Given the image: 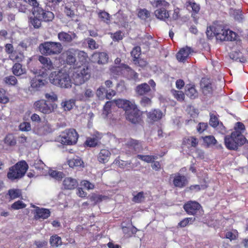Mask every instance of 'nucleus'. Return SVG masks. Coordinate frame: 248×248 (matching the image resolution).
<instances>
[{"mask_svg":"<svg viewBox=\"0 0 248 248\" xmlns=\"http://www.w3.org/2000/svg\"><path fill=\"white\" fill-rule=\"evenodd\" d=\"M39 61L43 65V67L46 70H50L53 68V65L50 59L44 55H41L38 58Z\"/></svg>","mask_w":248,"mask_h":248,"instance_id":"nucleus-28","label":"nucleus"},{"mask_svg":"<svg viewBox=\"0 0 248 248\" xmlns=\"http://www.w3.org/2000/svg\"><path fill=\"white\" fill-rule=\"evenodd\" d=\"M169 7H161L155 11L156 17L160 20L166 21L170 17V11L167 10Z\"/></svg>","mask_w":248,"mask_h":248,"instance_id":"nucleus-21","label":"nucleus"},{"mask_svg":"<svg viewBox=\"0 0 248 248\" xmlns=\"http://www.w3.org/2000/svg\"><path fill=\"white\" fill-rule=\"evenodd\" d=\"M75 105V100L71 99L65 100L61 103V106L65 111H70Z\"/></svg>","mask_w":248,"mask_h":248,"instance_id":"nucleus-37","label":"nucleus"},{"mask_svg":"<svg viewBox=\"0 0 248 248\" xmlns=\"http://www.w3.org/2000/svg\"><path fill=\"white\" fill-rule=\"evenodd\" d=\"M193 51V49L187 46L183 47L176 54V58L179 62H185Z\"/></svg>","mask_w":248,"mask_h":248,"instance_id":"nucleus-18","label":"nucleus"},{"mask_svg":"<svg viewBox=\"0 0 248 248\" xmlns=\"http://www.w3.org/2000/svg\"><path fill=\"white\" fill-rule=\"evenodd\" d=\"M49 243L52 247L57 248L62 244L61 237L57 234L53 235L50 237Z\"/></svg>","mask_w":248,"mask_h":248,"instance_id":"nucleus-39","label":"nucleus"},{"mask_svg":"<svg viewBox=\"0 0 248 248\" xmlns=\"http://www.w3.org/2000/svg\"><path fill=\"white\" fill-rule=\"evenodd\" d=\"M137 157L141 160L144 161L147 163H150L154 162V160L157 158L156 155H138Z\"/></svg>","mask_w":248,"mask_h":248,"instance_id":"nucleus-44","label":"nucleus"},{"mask_svg":"<svg viewBox=\"0 0 248 248\" xmlns=\"http://www.w3.org/2000/svg\"><path fill=\"white\" fill-rule=\"evenodd\" d=\"M91 74V69L88 65L79 67L73 74L75 84L79 85L83 84L90 79Z\"/></svg>","mask_w":248,"mask_h":248,"instance_id":"nucleus-6","label":"nucleus"},{"mask_svg":"<svg viewBox=\"0 0 248 248\" xmlns=\"http://www.w3.org/2000/svg\"><path fill=\"white\" fill-rule=\"evenodd\" d=\"M4 80L6 84L11 86H15L17 83V80L14 76H7L4 78Z\"/></svg>","mask_w":248,"mask_h":248,"instance_id":"nucleus-54","label":"nucleus"},{"mask_svg":"<svg viewBox=\"0 0 248 248\" xmlns=\"http://www.w3.org/2000/svg\"><path fill=\"white\" fill-rule=\"evenodd\" d=\"M144 192L141 191L134 196L132 201L135 203H141L144 201Z\"/></svg>","mask_w":248,"mask_h":248,"instance_id":"nucleus-57","label":"nucleus"},{"mask_svg":"<svg viewBox=\"0 0 248 248\" xmlns=\"http://www.w3.org/2000/svg\"><path fill=\"white\" fill-rule=\"evenodd\" d=\"M172 183L175 187L183 188L187 185L188 180L186 176L180 173H176L174 174Z\"/></svg>","mask_w":248,"mask_h":248,"instance_id":"nucleus-14","label":"nucleus"},{"mask_svg":"<svg viewBox=\"0 0 248 248\" xmlns=\"http://www.w3.org/2000/svg\"><path fill=\"white\" fill-rule=\"evenodd\" d=\"M68 165L70 167L74 168L77 167L84 168V163L82 160L79 157H77L76 158H72L68 161Z\"/></svg>","mask_w":248,"mask_h":248,"instance_id":"nucleus-33","label":"nucleus"},{"mask_svg":"<svg viewBox=\"0 0 248 248\" xmlns=\"http://www.w3.org/2000/svg\"><path fill=\"white\" fill-rule=\"evenodd\" d=\"M185 93L186 94L192 99H194L198 97L199 93L194 84H187L186 86Z\"/></svg>","mask_w":248,"mask_h":248,"instance_id":"nucleus-26","label":"nucleus"},{"mask_svg":"<svg viewBox=\"0 0 248 248\" xmlns=\"http://www.w3.org/2000/svg\"><path fill=\"white\" fill-rule=\"evenodd\" d=\"M31 88L35 90H39L44 85V82L43 79L35 78L31 80Z\"/></svg>","mask_w":248,"mask_h":248,"instance_id":"nucleus-41","label":"nucleus"},{"mask_svg":"<svg viewBox=\"0 0 248 248\" xmlns=\"http://www.w3.org/2000/svg\"><path fill=\"white\" fill-rule=\"evenodd\" d=\"M238 234L236 230H234L233 232H228L225 234V238L229 239L231 241L235 240L238 238Z\"/></svg>","mask_w":248,"mask_h":248,"instance_id":"nucleus-56","label":"nucleus"},{"mask_svg":"<svg viewBox=\"0 0 248 248\" xmlns=\"http://www.w3.org/2000/svg\"><path fill=\"white\" fill-rule=\"evenodd\" d=\"M8 195L11 199H15L21 196L20 190L18 189H10L8 190Z\"/></svg>","mask_w":248,"mask_h":248,"instance_id":"nucleus-52","label":"nucleus"},{"mask_svg":"<svg viewBox=\"0 0 248 248\" xmlns=\"http://www.w3.org/2000/svg\"><path fill=\"white\" fill-rule=\"evenodd\" d=\"M108 198V197L107 196L98 195L95 193H93L89 197L90 200L91 202H93L94 205L100 203L103 200H107Z\"/></svg>","mask_w":248,"mask_h":248,"instance_id":"nucleus-35","label":"nucleus"},{"mask_svg":"<svg viewBox=\"0 0 248 248\" xmlns=\"http://www.w3.org/2000/svg\"><path fill=\"white\" fill-rule=\"evenodd\" d=\"M4 142L9 146H14L16 144V141L12 134H9L4 138Z\"/></svg>","mask_w":248,"mask_h":248,"instance_id":"nucleus-50","label":"nucleus"},{"mask_svg":"<svg viewBox=\"0 0 248 248\" xmlns=\"http://www.w3.org/2000/svg\"><path fill=\"white\" fill-rule=\"evenodd\" d=\"M141 54V48L139 46L134 47L131 52V55L133 61H137L140 57Z\"/></svg>","mask_w":248,"mask_h":248,"instance_id":"nucleus-47","label":"nucleus"},{"mask_svg":"<svg viewBox=\"0 0 248 248\" xmlns=\"http://www.w3.org/2000/svg\"><path fill=\"white\" fill-rule=\"evenodd\" d=\"M173 95L179 101H182L185 99L184 93L180 91H174L173 92Z\"/></svg>","mask_w":248,"mask_h":248,"instance_id":"nucleus-64","label":"nucleus"},{"mask_svg":"<svg viewBox=\"0 0 248 248\" xmlns=\"http://www.w3.org/2000/svg\"><path fill=\"white\" fill-rule=\"evenodd\" d=\"M17 9H18L19 12L24 13H26L28 11H30L29 5L25 4H22L20 2H18V3L17 4Z\"/></svg>","mask_w":248,"mask_h":248,"instance_id":"nucleus-63","label":"nucleus"},{"mask_svg":"<svg viewBox=\"0 0 248 248\" xmlns=\"http://www.w3.org/2000/svg\"><path fill=\"white\" fill-rule=\"evenodd\" d=\"M147 117L151 121L154 122L160 120L163 116L162 111L158 109H154L147 114Z\"/></svg>","mask_w":248,"mask_h":248,"instance_id":"nucleus-27","label":"nucleus"},{"mask_svg":"<svg viewBox=\"0 0 248 248\" xmlns=\"http://www.w3.org/2000/svg\"><path fill=\"white\" fill-rule=\"evenodd\" d=\"M202 138L204 143H205L207 146L215 145L217 142L215 138L212 135L206 136Z\"/></svg>","mask_w":248,"mask_h":248,"instance_id":"nucleus-46","label":"nucleus"},{"mask_svg":"<svg viewBox=\"0 0 248 248\" xmlns=\"http://www.w3.org/2000/svg\"><path fill=\"white\" fill-rule=\"evenodd\" d=\"M78 185V182L77 180L71 177H66L64 178L62 182V186L64 189H74Z\"/></svg>","mask_w":248,"mask_h":248,"instance_id":"nucleus-23","label":"nucleus"},{"mask_svg":"<svg viewBox=\"0 0 248 248\" xmlns=\"http://www.w3.org/2000/svg\"><path fill=\"white\" fill-rule=\"evenodd\" d=\"M237 34L234 31L226 29L221 33H217V39L221 41H234L236 39Z\"/></svg>","mask_w":248,"mask_h":248,"instance_id":"nucleus-15","label":"nucleus"},{"mask_svg":"<svg viewBox=\"0 0 248 248\" xmlns=\"http://www.w3.org/2000/svg\"><path fill=\"white\" fill-rule=\"evenodd\" d=\"M28 168V165L25 161H19L9 169L7 177L12 181L20 179L24 176Z\"/></svg>","mask_w":248,"mask_h":248,"instance_id":"nucleus-5","label":"nucleus"},{"mask_svg":"<svg viewBox=\"0 0 248 248\" xmlns=\"http://www.w3.org/2000/svg\"><path fill=\"white\" fill-rule=\"evenodd\" d=\"M5 51L8 55V58L14 62H21L25 59L23 52L14 50V46L11 44H6L5 45Z\"/></svg>","mask_w":248,"mask_h":248,"instance_id":"nucleus-8","label":"nucleus"},{"mask_svg":"<svg viewBox=\"0 0 248 248\" xmlns=\"http://www.w3.org/2000/svg\"><path fill=\"white\" fill-rule=\"evenodd\" d=\"M209 124L213 127H216L219 125V120L217 116L214 114L210 115Z\"/></svg>","mask_w":248,"mask_h":248,"instance_id":"nucleus-62","label":"nucleus"},{"mask_svg":"<svg viewBox=\"0 0 248 248\" xmlns=\"http://www.w3.org/2000/svg\"><path fill=\"white\" fill-rule=\"evenodd\" d=\"M77 55L79 61L82 63H85L88 61V54L84 51L78 50V49Z\"/></svg>","mask_w":248,"mask_h":248,"instance_id":"nucleus-49","label":"nucleus"},{"mask_svg":"<svg viewBox=\"0 0 248 248\" xmlns=\"http://www.w3.org/2000/svg\"><path fill=\"white\" fill-rule=\"evenodd\" d=\"M152 6L154 8L169 7L170 4L165 0H153L150 1Z\"/></svg>","mask_w":248,"mask_h":248,"instance_id":"nucleus-38","label":"nucleus"},{"mask_svg":"<svg viewBox=\"0 0 248 248\" xmlns=\"http://www.w3.org/2000/svg\"><path fill=\"white\" fill-rule=\"evenodd\" d=\"M34 106L36 109L44 114H50L57 108V105L46 100L41 99L36 101Z\"/></svg>","mask_w":248,"mask_h":248,"instance_id":"nucleus-9","label":"nucleus"},{"mask_svg":"<svg viewBox=\"0 0 248 248\" xmlns=\"http://www.w3.org/2000/svg\"><path fill=\"white\" fill-rule=\"evenodd\" d=\"M78 135L74 129H66L61 133L58 138V141L63 145L75 144L78 141Z\"/></svg>","mask_w":248,"mask_h":248,"instance_id":"nucleus-7","label":"nucleus"},{"mask_svg":"<svg viewBox=\"0 0 248 248\" xmlns=\"http://www.w3.org/2000/svg\"><path fill=\"white\" fill-rule=\"evenodd\" d=\"M112 102L107 101L103 107V114L107 117L109 114L111 112V107H112Z\"/></svg>","mask_w":248,"mask_h":248,"instance_id":"nucleus-55","label":"nucleus"},{"mask_svg":"<svg viewBox=\"0 0 248 248\" xmlns=\"http://www.w3.org/2000/svg\"><path fill=\"white\" fill-rule=\"evenodd\" d=\"M100 139L95 135H93L91 137L87 138L85 144L86 146L90 147H94L96 146L99 142Z\"/></svg>","mask_w":248,"mask_h":248,"instance_id":"nucleus-34","label":"nucleus"},{"mask_svg":"<svg viewBox=\"0 0 248 248\" xmlns=\"http://www.w3.org/2000/svg\"><path fill=\"white\" fill-rule=\"evenodd\" d=\"M26 204L22 201L18 200L11 205V208L14 210H19L25 208Z\"/></svg>","mask_w":248,"mask_h":248,"instance_id":"nucleus-58","label":"nucleus"},{"mask_svg":"<svg viewBox=\"0 0 248 248\" xmlns=\"http://www.w3.org/2000/svg\"><path fill=\"white\" fill-rule=\"evenodd\" d=\"M41 20L40 18L34 16V17H31L30 18V24L35 29H39L41 26Z\"/></svg>","mask_w":248,"mask_h":248,"instance_id":"nucleus-48","label":"nucleus"},{"mask_svg":"<svg viewBox=\"0 0 248 248\" xmlns=\"http://www.w3.org/2000/svg\"><path fill=\"white\" fill-rule=\"evenodd\" d=\"M49 173L50 176L55 178L59 181L61 180L63 177V173L62 172L57 171L54 170H50Z\"/></svg>","mask_w":248,"mask_h":248,"instance_id":"nucleus-61","label":"nucleus"},{"mask_svg":"<svg viewBox=\"0 0 248 248\" xmlns=\"http://www.w3.org/2000/svg\"><path fill=\"white\" fill-rule=\"evenodd\" d=\"M195 220V217H185L178 223L177 228H184L189 224H192Z\"/></svg>","mask_w":248,"mask_h":248,"instance_id":"nucleus-40","label":"nucleus"},{"mask_svg":"<svg viewBox=\"0 0 248 248\" xmlns=\"http://www.w3.org/2000/svg\"><path fill=\"white\" fill-rule=\"evenodd\" d=\"M38 48L41 54L44 56H54L60 54L62 51V44L58 42L45 41L41 43Z\"/></svg>","mask_w":248,"mask_h":248,"instance_id":"nucleus-4","label":"nucleus"},{"mask_svg":"<svg viewBox=\"0 0 248 248\" xmlns=\"http://www.w3.org/2000/svg\"><path fill=\"white\" fill-rule=\"evenodd\" d=\"M246 141L242 132L236 129L231 135H226L224 137V144L229 150L237 151L239 147L244 145Z\"/></svg>","mask_w":248,"mask_h":248,"instance_id":"nucleus-2","label":"nucleus"},{"mask_svg":"<svg viewBox=\"0 0 248 248\" xmlns=\"http://www.w3.org/2000/svg\"><path fill=\"white\" fill-rule=\"evenodd\" d=\"M50 215V212L49 209L46 208H40L36 206L34 213V218L36 219L40 218L46 219Z\"/></svg>","mask_w":248,"mask_h":248,"instance_id":"nucleus-24","label":"nucleus"},{"mask_svg":"<svg viewBox=\"0 0 248 248\" xmlns=\"http://www.w3.org/2000/svg\"><path fill=\"white\" fill-rule=\"evenodd\" d=\"M151 91L149 85L146 83H143L137 85L135 88V92L138 96H144L147 95Z\"/></svg>","mask_w":248,"mask_h":248,"instance_id":"nucleus-22","label":"nucleus"},{"mask_svg":"<svg viewBox=\"0 0 248 248\" xmlns=\"http://www.w3.org/2000/svg\"><path fill=\"white\" fill-rule=\"evenodd\" d=\"M200 87L202 93L204 95L210 96L213 93V87L211 80L206 78H202Z\"/></svg>","mask_w":248,"mask_h":248,"instance_id":"nucleus-12","label":"nucleus"},{"mask_svg":"<svg viewBox=\"0 0 248 248\" xmlns=\"http://www.w3.org/2000/svg\"><path fill=\"white\" fill-rule=\"evenodd\" d=\"M225 29L224 26L214 23L207 27L206 33L209 38L211 39L215 36L217 38V33H221Z\"/></svg>","mask_w":248,"mask_h":248,"instance_id":"nucleus-13","label":"nucleus"},{"mask_svg":"<svg viewBox=\"0 0 248 248\" xmlns=\"http://www.w3.org/2000/svg\"><path fill=\"white\" fill-rule=\"evenodd\" d=\"M32 13L34 16L45 22L51 21L54 18V15L52 12L44 10L39 6L33 10Z\"/></svg>","mask_w":248,"mask_h":248,"instance_id":"nucleus-11","label":"nucleus"},{"mask_svg":"<svg viewBox=\"0 0 248 248\" xmlns=\"http://www.w3.org/2000/svg\"><path fill=\"white\" fill-rule=\"evenodd\" d=\"M13 74L17 77L26 73V70L20 62H16L12 67Z\"/></svg>","mask_w":248,"mask_h":248,"instance_id":"nucleus-31","label":"nucleus"},{"mask_svg":"<svg viewBox=\"0 0 248 248\" xmlns=\"http://www.w3.org/2000/svg\"><path fill=\"white\" fill-rule=\"evenodd\" d=\"M50 82L61 88H68L72 86V81L69 75L62 71L52 72L49 76Z\"/></svg>","mask_w":248,"mask_h":248,"instance_id":"nucleus-3","label":"nucleus"},{"mask_svg":"<svg viewBox=\"0 0 248 248\" xmlns=\"http://www.w3.org/2000/svg\"><path fill=\"white\" fill-rule=\"evenodd\" d=\"M229 56L231 59L236 61L244 62L245 61V58L243 56L242 53L239 50L232 51Z\"/></svg>","mask_w":248,"mask_h":248,"instance_id":"nucleus-36","label":"nucleus"},{"mask_svg":"<svg viewBox=\"0 0 248 248\" xmlns=\"http://www.w3.org/2000/svg\"><path fill=\"white\" fill-rule=\"evenodd\" d=\"M138 16L141 19L146 20L150 16V12L146 9H140L138 11Z\"/></svg>","mask_w":248,"mask_h":248,"instance_id":"nucleus-53","label":"nucleus"},{"mask_svg":"<svg viewBox=\"0 0 248 248\" xmlns=\"http://www.w3.org/2000/svg\"><path fill=\"white\" fill-rule=\"evenodd\" d=\"M86 40L88 45V47L90 49L94 50L98 48L99 45L96 43L94 39L91 38H88L86 39Z\"/></svg>","mask_w":248,"mask_h":248,"instance_id":"nucleus-59","label":"nucleus"},{"mask_svg":"<svg viewBox=\"0 0 248 248\" xmlns=\"http://www.w3.org/2000/svg\"><path fill=\"white\" fill-rule=\"evenodd\" d=\"M92 59L94 62L99 64H104L108 63V56L106 52L96 51L92 55Z\"/></svg>","mask_w":248,"mask_h":248,"instance_id":"nucleus-17","label":"nucleus"},{"mask_svg":"<svg viewBox=\"0 0 248 248\" xmlns=\"http://www.w3.org/2000/svg\"><path fill=\"white\" fill-rule=\"evenodd\" d=\"M199 143L198 140L194 136L186 137L183 139V144L190 145V147L196 148Z\"/></svg>","mask_w":248,"mask_h":248,"instance_id":"nucleus-32","label":"nucleus"},{"mask_svg":"<svg viewBox=\"0 0 248 248\" xmlns=\"http://www.w3.org/2000/svg\"><path fill=\"white\" fill-rule=\"evenodd\" d=\"M76 36L75 33L69 34L64 31H61L58 34V38L62 42L65 44L70 43Z\"/></svg>","mask_w":248,"mask_h":248,"instance_id":"nucleus-25","label":"nucleus"},{"mask_svg":"<svg viewBox=\"0 0 248 248\" xmlns=\"http://www.w3.org/2000/svg\"><path fill=\"white\" fill-rule=\"evenodd\" d=\"M183 208L187 215L197 216L202 206L198 202L190 200L184 203Z\"/></svg>","mask_w":248,"mask_h":248,"instance_id":"nucleus-10","label":"nucleus"},{"mask_svg":"<svg viewBox=\"0 0 248 248\" xmlns=\"http://www.w3.org/2000/svg\"><path fill=\"white\" fill-rule=\"evenodd\" d=\"M110 152L107 149H101L97 155V160L101 163H106L108 162Z\"/></svg>","mask_w":248,"mask_h":248,"instance_id":"nucleus-29","label":"nucleus"},{"mask_svg":"<svg viewBox=\"0 0 248 248\" xmlns=\"http://www.w3.org/2000/svg\"><path fill=\"white\" fill-rule=\"evenodd\" d=\"M122 230L124 233L127 237H131L133 234H136L138 231V229L133 226L130 228L126 226L123 227Z\"/></svg>","mask_w":248,"mask_h":248,"instance_id":"nucleus-42","label":"nucleus"},{"mask_svg":"<svg viewBox=\"0 0 248 248\" xmlns=\"http://www.w3.org/2000/svg\"><path fill=\"white\" fill-rule=\"evenodd\" d=\"M98 17L101 19V20L107 24L109 23L110 19V16L109 14L104 11H101L98 13Z\"/></svg>","mask_w":248,"mask_h":248,"instance_id":"nucleus-51","label":"nucleus"},{"mask_svg":"<svg viewBox=\"0 0 248 248\" xmlns=\"http://www.w3.org/2000/svg\"><path fill=\"white\" fill-rule=\"evenodd\" d=\"M116 106L125 111L126 120L133 124L140 123L141 121L140 110L138 109L135 101L125 99H117L113 100Z\"/></svg>","mask_w":248,"mask_h":248,"instance_id":"nucleus-1","label":"nucleus"},{"mask_svg":"<svg viewBox=\"0 0 248 248\" xmlns=\"http://www.w3.org/2000/svg\"><path fill=\"white\" fill-rule=\"evenodd\" d=\"M77 52L78 49L73 48H69L65 51V62L67 64L70 65L75 64Z\"/></svg>","mask_w":248,"mask_h":248,"instance_id":"nucleus-19","label":"nucleus"},{"mask_svg":"<svg viewBox=\"0 0 248 248\" xmlns=\"http://www.w3.org/2000/svg\"><path fill=\"white\" fill-rule=\"evenodd\" d=\"M9 102V98L6 91L0 88V103L5 104Z\"/></svg>","mask_w":248,"mask_h":248,"instance_id":"nucleus-45","label":"nucleus"},{"mask_svg":"<svg viewBox=\"0 0 248 248\" xmlns=\"http://www.w3.org/2000/svg\"><path fill=\"white\" fill-rule=\"evenodd\" d=\"M125 146L133 154H136L141 149L140 142L133 139H129L125 143Z\"/></svg>","mask_w":248,"mask_h":248,"instance_id":"nucleus-20","label":"nucleus"},{"mask_svg":"<svg viewBox=\"0 0 248 248\" xmlns=\"http://www.w3.org/2000/svg\"><path fill=\"white\" fill-rule=\"evenodd\" d=\"M75 9L74 4L68 3L65 5L63 12L68 17L73 18L76 16Z\"/></svg>","mask_w":248,"mask_h":248,"instance_id":"nucleus-30","label":"nucleus"},{"mask_svg":"<svg viewBox=\"0 0 248 248\" xmlns=\"http://www.w3.org/2000/svg\"><path fill=\"white\" fill-rule=\"evenodd\" d=\"M208 187V185H203L200 186L199 185H191L189 187V189L192 191L198 192L201 189H205Z\"/></svg>","mask_w":248,"mask_h":248,"instance_id":"nucleus-60","label":"nucleus"},{"mask_svg":"<svg viewBox=\"0 0 248 248\" xmlns=\"http://www.w3.org/2000/svg\"><path fill=\"white\" fill-rule=\"evenodd\" d=\"M94 95L93 91L88 88H86L84 92L80 94V99L82 100H86L90 98L93 97Z\"/></svg>","mask_w":248,"mask_h":248,"instance_id":"nucleus-43","label":"nucleus"},{"mask_svg":"<svg viewBox=\"0 0 248 248\" xmlns=\"http://www.w3.org/2000/svg\"><path fill=\"white\" fill-rule=\"evenodd\" d=\"M185 6L186 9L190 11L191 16L195 19L197 17V15L201 10L200 5L194 0H188L186 1Z\"/></svg>","mask_w":248,"mask_h":248,"instance_id":"nucleus-16","label":"nucleus"}]
</instances>
